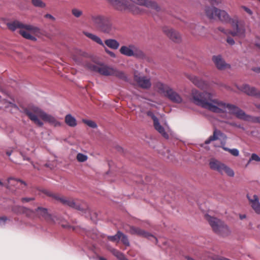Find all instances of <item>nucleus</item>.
<instances>
[{
  "mask_svg": "<svg viewBox=\"0 0 260 260\" xmlns=\"http://www.w3.org/2000/svg\"><path fill=\"white\" fill-rule=\"evenodd\" d=\"M215 96V93L207 91L202 92L194 89L191 91L190 100L194 104L213 113L219 114L224 118L226 117L228 113L234 115L240 119L260 123V117L247 115L238 107L214 98Z\"/></svg>",
  "mask_w": 260,
  "mask_h": 260,
  "instance_id": "nucleus-1",
  "label": "nucleus"
},
{
  "mask_svg": "<svg viewBox=\"0 0 260 260\" xmlns=\"http://www.w3.org/2000/svg\"><path fill=\"white\" fill-rule=\"evenodd\" d=\"M215 96V93L207 91L202 92L194 89L191 91L190 100L194 104L213 113L219 114L224 118L226 117L228 113L234 115L240 119L260 123V117L247 115L238 107L214 98Z\"/></svg>",
  "mask_w": 260,
  "mask_h": 260,
  "instance_id": "nucleus-2",
  "label": "nucleus"
},
{
  "mask_svg": "<svg viewBox=\"0 0 260 260\" xmlns=\"http://www.w3.org/2000/svg\"><path fill=\"white\" fill-rule=\"evenodd\" d=\"M116 9L119 11H128L134 14L140 13L139 8L134 3L144 6L158 12L161 8L154 1L151 0H107Z\"/></svg>",
  "mask_w": 260,
  "mask_h": 260,
  "instance_id": "nucleus-3",
  "label": "nucleus"
},
{
  "mask_svg": "<svg viewBox=\"0 0 260 260\" xmlns=\"http://www.w3.org/2000/svg\"><path fill=\"white\" fill-rule=\"evenodd\" d=\"M24 113L32 121L40 127L42 126L44 123L39 119V117L44 122H48L55 127H59L61 125V122L58 121L55 117L47 113L37 107L32 106L26 108L24 110Z\"/></svg>",
  "mask_w": 260,
  "mask_h": 260,
  "instance_id": "nucleus-4",
  "label": "nucleus"
},
{
  "mask_svg": "<svg viewBox=\"0 0 260 260\" xmlns=\"http://www.w3.org/2000/svg\"><path fill=\"white\" fill-rule=\"evenodd\" d=\"M8 27L12 31H15L16 29H20V34L24 38L33 41H37V38L34 36L39 37L41 35L40 29L36 26L30 24H25L22 22L14 20L7 23Z\"/></svg>",
  "mask_w": 260,
  "mask_h": 260,
  "instance_id": "nucleus-5",
  "label": "nucleus"
},
{
  "mask_svg": "<svg viewBox=\"0 0 260 260\" xmlns=\"http://www.w3.org/2000/svg\"><path fill=\"white\" fill-rule=\"evenodd\" d=\"M89 22L97 29L104 34H112L116 30L110 19L103 15L95 13L91 14Z\"/></svg>",
  "mask_w": 260,
  "mask_h": 260,
  "instance_id": "nucleus-6",
  "label": "nucleus"
},
{
  "mask_svg": "<svg viewBox=\"0 0 260 260\" xmlns=\"http://www.w3.org/2000/svg\"><path fill=\"white\" fill-rule=\"evenodd\" d=\"M205 217L214 232L217 234L222 237H225L231 234V230L222 221L208 214L206 215Z\"/></svg>",
  "mask_w": 260,
  "mask_h": 260,
  "instance_id": "nucleus-7",
  "label": "nucleus"
},
{
  "mask_svg": "<svg viewBox=\"0 0 260 260\" xmlns=\"http://www.w3.org/2000/svg\"><path fill=\"white\" fill-rule=\"evenodd\" d=\"M206 16L209 19L215 20L218 18L222 22H227L230 16L224 10H221L213 6H206L204 8Z\"/></svg>",
  "mask_w": 260,
  "mask_h": 260,
  "instance_id": "nucleus-8",
  "label": "nucleus"
},
{
  "mask_svg": "<svg viewBox=\"0 0 260 260\" xmlns=\"http://www.w3.org/2000/svg\"><path fill=\"white\" fill-rule=\"evenodd\" d=\"M155 87L160 92L164 93L172 102L177 104L182 102L183 100L181 95L169 85L158 82L156 83Z\"/></svg>",
  "mask_w": 260,
  "mask_h": 260,
  "instance_id": "nucleus-9",
  "label": "nucleus"
},
{
  "mask_svg": "<svg viewBox=\"0 0 260 260\" xmlns=\"http://www.w3.org/2000/svg\"><path fill=\"white\" fill-rule=\"evenodd\" d=\"M45 193L49 196H52L56 200H59L63 204L68 205L71 208L80 211H84L86 217H89L91 215V211L88 208H87L86 204L85 203H83L80 205L79 201H75L73 200L67 199L64 198H59L56 195L52 194L51 193L47 191H45Z\"/></svg>",
  "mask_w": 260,
  "mask_h": 260,
  "instance_id": "nucleus-10",
  "label": "nucleus"
},
{
  "mask_svg": "<svg viewBox=\"0 0 260 260\" xmlns=\"http://www.w3.org/2000/svg\"><path fill=\"white\" fill-rule=\"evenodd\" d=\"M83 34L88 38L96 42L97 44L101 45L104 49L108 47L112 49H117L120 44L119 42L113 39H108L105 40V43L103 42L102 39L98 36L88 32H83Z\"/></svg>",
  "mask_w": 260,
  "mask_h": 260,
  "instance_id": "nucleus-11",
  "label": "nucleus"
},
{
  "mask_svg": "<svg viewBox=\"0 0 260 260\" xmlns=\"http://www.w3.org/2000/svg\"><path fill=\"white\" fill-rule=\"evenodd\" d=\"M209 166L212 170L218 172L220 174L225 173L231 177L235 175L234 171L231 168L215 158H213L210 160Z\"/></svg>",
  "mask_w": 260,
  "mask_h": 260,
  "instance_id": "nucleus-12",
  "label": "nucleus"
},
{
  "mask_svg": "<svg viewBox=\"0 0 260 260\" xmlns=\"http://www.w3.org/2000/svg\"><path fill=\"white\" fill-rule=\"evenodd\" d=\"M226 23H230L233 30H231L230 35L233 37H238L243 38L245 36V28L244 25L239 22L237 17L233 18L230 17V19Z\"/></svg>",
  "mask_w": 260,
  "mask_h": 260,
  "instance_id": "nucleus-13",
  "label": "nucleus"
},
{
  "mask_svg": "<svg viewBox=\"0 0 260 260\" xmlns=\"http://www.w3.org/2000/svg\"><path fill=\"white\" fill-rule=\"evenodd\" d=\"M120 53L126 56H143V53L135 45H123L119 49Z\"/></svg>",
  "mask_w": 260,
  "mask_h": 260,
  "instance_id": "nucleus-14",
  "label": "nucleus"
},
{
  "mask_svg": "<svg viewBox=\"0 0 260 260\" xmlns=\"http://www.w3.org/2000/svg\"><path fill=\"white\" fill-rule=\"evenodd\" d=\"M86 66L89 70L98 72L105 76H111L113 73V68L106 66L97 65L93 63H88L86 64Z\"/></svg>",
  "mask_w": 260,
  "mask_h": 260,
  "instance_id": "nucleus-15",
  "label": "nucleus"
},
{
  "mask_svg": "<svg viewBox=\"0 0 260 260\" xmlns=\"http://www.w3.org/2000/svg\"><path fill=\"white\" fill-rule=\"evenodd\" d=\"M134 80L138 85L143 89H148L151 86L150 79L147 77L141 75L138 72L135 73Z\"/></svg>",
  "mask_w": 260,
  "mask_h": 260,
  "instance_id": "nucleus-16",
  "label": "nucleus"
},
{
  "mask_svg": "<svg viewBox=\"0 0 260 260\" xmlns=\"http://www.w3.org/2000/svg\"><path fill=\"white\" fill-rule=\"evenodd\" d=\"M186 24L187 29L193 35L201 36L205 35L206 28L204 26L193 23H186Z\"/></svg>",
  "mask_w": 260,
  "mask_h": 260,
  "instance_id": "nucleus-17",
  "label": "nucleus"
},
{
  "mask_svg": "<svg viewBox=\"0 0 260 260\" xmlns=\"http://www.w3.org/2000/svg\"><path fill=\"white\" fill-rule=\"evenodd\" d=\"M129 232L132 234L138 235L140 236L147 238V239L154 241L156 242L157 241V238L152 234L140 229L138 227L130 226Z\"/></svg>",
  "mask_w": 260,
  "mask_h": 260,
  "instance_id": "nucleus-18",
  "label": "nucleus"
},
{
  "mask_svg": "<svg viewBox=\"0 0 260 260\" xmlns=\"http://www.w3.org/2000/svg\"><path fill=\"white\" fill-rule=\"evenodd\" d=\"M238 88L248 95L254 96L260 99V90L257 89L254 87L250 86L248 84H245L238 86Z\"/></svg>",
  "mask_w": 260,
  "mask_h": 260,
  "instance_id": "nucleus-19",
  "label": "nucleus"
},
{
  "mask_svg": "<svg viewBox=\"0 0 260 260\" xmlns=\"http://www.w3.org/2000/svg\"><path fill=\"white\" fill-rule=\"evenodd\" d=\"M163 31L174 42H178L181 40L180 34L173 28L165 27Z\"/></svg>",
  "mask_w": 260,
  "mask_h": 260,
  "instance_id": "nucleus-20",
  "label": "nucleus"
},
{
  "mask_svg": "<svg viewBox=\"0 0 260 260\" xmlns=\"http://www.w3.org/2000/svg\"><path fill=\"white\" fill-rule=\"evenodd\" d=\"M247 197L253 210L256 213L260 214V203L258 197L255 194H248Z\"/></svg>",
  "mask_w": 260,
  "mask_h": 260,
  "instance_id": "nucleus-21",
  "label": "nucleus"
},
{
  "mask_svg": "<svg viewBox=\"0 0 260 260\" xmlns=\"http://www.w3.org/2000/svg\"><path fill=\"white\" fill-rule=\"evenodd\" d=\"M212 60L217 68L222 70L229 67V64L225 63L222 56L220 55L213 56Z\"/></svg>",
  "mask_w": 260,
  "mask_h": 260,
  "instance_id": "nucleus-22",
  "label": "nucleus"
},
{
  "mask_svg": "<svg viewBox=\"0 0 260 260\" xmlns=\"http://www.w3.org/2000/svg\"><path fill=\"white\" fill-rule=\"evenodd\" d=\"M18 183L23 185L24 186H26V183L24 181L11 177L8 178L7 183L4 184L3 186L10 189L12 186L18 187Z\"/></svg>",
  "mask_w": 260,
  "mask_h": 260,
  "instance_id": "nucleus-23",
  "label": "nucleus"
},
{
  "mask_svg": "<svg viewBox=\"0 0 260 260\" xmlns=\"http://www.w3.org/2000/svg\"><path fill=\"white\" fill-rule=\"evenodd\" d=\"M188 78L197 87L205 89L207 87L206 83L202 79H199L196 76L193 75H188Z\"/></svg>",
  "mask_w": 260,
  "mask_h": 260,
  "instance_id": "nucleus-24",
  "label": "nucleus"
},
{
  "mask_svg": "<svg viewBox=\"0 0 260 260\" xmlns=\"http://www.w3.org/2000/svg\"><path fill=\"white\" fill-rule=\"evenodd\" d=\"M35 213L39 217H42L46 220H48L50 218V215L48 213L46 208L38 207L35 210Z\"/></svg>",
  "mask_w": 260,
  "mask_h": 260,
  "instance_id": "nucleus-25",
  "label": "nucleus"
},
{
  "mask_svg": "<svg viewBox=\"0 0 260 260\" xmlns=\"http://www.w3.org/2000/svg\"><path fill=\"white\" fill-rule=\"evenodd\" d=\"M213 134L215 135L216 138H217V140L220 141V144L224 145L226 144L228 138L225 134L217 128L214 129Z\"/></svg>",
  "mask_w": 260,
  "mask_h": 260,
  "instance_id": "nucleus-26",
  "label": "nucleus"
},
{
  "mask_svg": "<svg viewBox=\"0 0 260 260\" xmlns=\"http://www.w3.org/2000/svg\"><path fill=\"white\" fill-rule=\"evenodd\" d=\"M64 121L70 127H75L77 124L76 118L70 114L65 116Z\"/></svg>",
  "mask_w": 260,
  "mask_h": 260,
  "instance_id": "nucleus-27",
  "label": "nucleus"
},
{
  "mask_svg": "<svg viewBox=\"0 0 260 260\" xmlns=\"http://www.w3.org/2000/svg\"><path fill=\"white\" fill-rule=\"evenodd\" d=\"M159 153L164 155L166 159L168 160L173 161L175 159V157L173 153L166 147H164L163 150L161 152H159Z\"/></svg>",
  "mask_w": 260,
  "mask_h": 260,
  "instance_id": "nucleus-28",
  "label": "nucleus"
},
{
  "mask_svg": "<svg viewBox=\"0 0 260 260\" xmlns=\"http://www.w3.org/2000/svg\"><path fill=\"white\" fill-rule=\"evenodd\" d=\"M155 129L158 131L164 138H169L168 134L166 133L164 128L160 124L159 121L153 123Z\"/></svg>",
  "mask_w": 260,
  "mask_h": 260,
  "instance_id": "nucleus-29",
  "label": "nucleus"
},
{
  "mask_svg": "<svg viewBox=\"0 0 260 260\" xmlns=\"http://www.w3.org/2000/svg\"><path fill=\"white\" fill-rule=\"evenodd\" d=\"M112 74L111 76H114L115 77H118L119 79L126 80V77L125 74L121 71L118 70L115 68L113 69Z\"/></svg>",
  "mask_w": 260,
  "mask_h": 260,
  "instance_id": "nucleus-30",
  "label": "nucleus"
},
{
  "mask_svg": "<svg viewBox=\"0 0 260 260\" xmlns=\"http://www.w3.org/2000/svg\"><path fill=\"white\" fill-rule=\"evenodd\" d=\"M32 5L38 8H43L46 7V4L41 0H31Z\"/></svg>",
  "mask_w": 260,
  "mask_h": 260,
  "instance_id": "nucleus-31",
  "label": "nucleus"
},
{
  "mask_svg": "<svg viewBox=\"0 0 260 260\" xmlns=\"http://www.w3.org/2000/svg\"><path fill=\"white\" fill-rule=\"evenodd\" d=\"M112 252L113 254L119 260H124L126 258L122 252L117 250L116 249H113Z\"/></svg>",
  "mask_w": 260,
  "mask_h": 260,
  "instance_id": "nucleus-32",
  "label": "nucleus"
},
{
  "mask_svg": "<svg viewBox=\"0 0 260 260\" xmlns=\"http://www.w3.org/2000/svg\"><path fill=\"white\" fill-rule=\"evenodd\" d=\"M108 239L113 242H118L120 239V232H118L114 236H108Z\"/></svg>",
  "mask_w": 260,
  "mask_h": 260,
  "instance_id": "nucleus-33",
  "label": "nucleus"
},
{
  "mask_svg": "<svg viewBox=\"0 0 260 260\" xmlns=\"http://www.w3.org/2000/svg\"><path fill=\"white\" fill-rule=\"evenodd\" d=\"M72 13L76 18H79L83 14V12L78 9L74 8L72 10Z\"/></svg>",
  "mask_w": 260,
  "mask_h": 260,
  "instance_id": "nucleus-34",
  "label": "nucleus"
},
{
  "mask_svg": "<svg viewBox=\"0 0 260 260\" xmlns=\"http://www.w3.org/2000/svg\"><path fill=\"white\" fill-rule=\"evenodd\" d=\"M88 157L86 155L79 153L77 155V159L79 162H84L87 160Z\"/></svg>",
  "mask_w": 260,
  "mask_h": 260,
  "instance_id": "nucleus-35",
  "label": "nucleus"
},
{
  "mask_svg": "<svg viewBox=\"0 0 260 260\" xmlns=\"http://www.w3.org/2000/svg\"><path fill=\"white\" fill-rule=\"evenodd\" d=\"M120 240L126 246H129V243L127 236L120 232Z\"/></svg>",
  "mask_w": 260,
  "mask_h": 260,
  "instance_id": "nucleus-36",
  "label": "nucleus"
},
{
  "mask_svg": "<svg viewBox=\"0 0 260 260\" xmlns=\"http://www.w3.org/2000/svg\"><path fill=\"white\" fill-rule=\"evenodd\" d=\"M83 122L91 128H96L97 124L94 121L89 120L83 119Z\"/></svg>",
  "mask_w": 260,
  "mask_h": 260,
  "instance_id": "nucleus-37",
  "label": "nucleus"
},
{
  "mask_svg": "<svg viewBox=\"0 0 260 260\" xmlns=\"http://www.w3.org/2000/svg\"><path fill=\"white\" fill-rule=\"evenodd\" d=\"M224 123L230 125V126H235V127H238V128H242L243 129H244V128L240 124H238L236 122H230L228 120H224L223 121Z\"/></svg>",
  "mask_w": 260,
  "mask_h": 260,
  "instance_id": "nucleus-38",
  "label": "nucleus"
},
{
  "mask_svg": "<svg viewBox=\"0 0 260 260\" xmlns=\"http://www.w3.org/2000/svg\"><path fill=\"white\" fill-rule=\"evenodd\" d=\"M217 140V138H216L215 135H214L213 133V135L210 136L205 142V143L206 144H210L212 141H216Z\"/></svg>",
  "mask_w": 260,
  "mask_h": 260,
  "instance_id": "nucleus-39",
  "label": "nucleus"
},
{
  "mask_svg": "<svg viewBox=\"0 0 260 260\" xmlns=\"http://www.w3.org/2000/svg\"><path fill=\"white\" fill-rule=\"evenodd\" d=\"M217 29L226 36L230 35V32L231 31V30L226 29L224 28H223V27H221V26L218 27L217 28Z\"/></svg>",
  "mask_w": 260,
  "mask_h": 260,
  "instance_id": "nucleus-40",
  "label": "nucleus"
},
{
  "mask_svg": "<svg viewBox=\"0 0 260 260\" xmlns=\"http://www.w3.org/2000/svg\"><path fill=\"white\" fill-rule=\"evenodd\" d=\"M147 114L148 116L150 117L153 121V123L158 121V118L154 115V114L151 111H148Z\"/></svg>",
  "mask_w": 260,
  "mask_h": 260,
  "instance_id": "nucleus-41",
  "label": "nucleus"
},
{
  "mask_svg": "<svg viewBox=\"0 0 260 260\" xmlns=\"http://www.w3.org/2000/svg\"><path fill=\"white\" fill-rule=\"evenodd\" d=\"M252 160H254L257 162L260 161V157H259L256 154L253 153L252 154L251 157L249 159V161H251Z\"/></svg>",
  "mask_w": 260,
  "mask_h": 260,
  "instance_id": "nucleus-42",
  "label": "nucleus"
},
{
  "mask_svg": "<svg viewBox=\"0 0 260 260\" xmlns=\"http://www.w3.org/2000/svg\"><path fill=\"white\" fill-rule=\"evenodd\" d=\"M230 153L235 156H237L239 155V151L236 148L231 149Z\"/></svg>",
  "mask_w": 260,
  "mask_h": 260,
  "instance_id": "nucleus-43",
  "label": "nucleus"
},
{
  "mask_svg": "<svg viewBox=\"0 0 260 260\" xmlns=\"http://www.w3.org/2000/svg\"><path fill=\"white\" fill-rule=\"evenodd\" d=\"M105 51L111 57H113V58H115L116 57V54L113 52L109 50L108 49L105 48Z\"/></svg>",
  "mask_w": 260,
  "mask_h": 260,
  "instance_id": "nucleus-44",
  "label": "nucleus"
},
{
  "mask_svg": "<svg viewBox=\"0 0 260 260\" xmlns=\"http://www.w3.org/2000/svg\"><path fill=\"white\" fill-rule=\"evenodd\" d=\"M226 42L230 45H233L235 43L234 40L230 37L227 38Z\"/></svg>",
  "mask_w": 260,
  "mask_h": 260,
  "instance_id": "nucleus-45",
  "label": "nucleus"
},
{
  "mask_svg": "<svg viewBox=\"0 0 260 260\" xmlns=\"http://www.w3.org/2000/svg\"><path fill=\"white\" fill-rule=\"evenodd\" d=\"M34 200V198H23L21 199V201L22 203H26L29 202L31 201H33Z\"/></svg>",
  "mask_w": 260,
  "mask_h": 260,
  "instance_id": "nucleus-46",
  "label": "nucleus"
},
{
  "mask_svg": "<svg viewBox=\"0 0 260 260\" xmlns=\"http://www.w3.org/2000/svg\"><path fill=\"white\" fill-rule=\"evenodd\" d=\"M44 17L47 19H49L53 21H54L55 20V18L50 14H46V15H45Z\"/></svg>",
  "mask_w": 260,
  "mask_h": 260,
  "instance_id": "nucleus-47",
  "label": "nucleus"
},
{
  "mask_svg": "<svg viewBox=\"0 0 260 260\" xmlns=\"http://www.w3.org/2000/svg\"><path fill=\"white\" fill-rule=\"evenodd\" d=\"M242 8L246 12H247L248 14L249 15H251L252 14V12L251 11V10L249 9L248 8L245 7V6H242Z\"/></svg>",
  "mask_w": 260,
  "mask_h": 260,
  "instance_id": "nucleus-48",
  "label": "nucleus"
},
{
  "mask_svg": "<svg viewBox=\"0 0 260 260\" xmlns=\"http://www.w3.org/2000/svg\"><path fill=\"white\" fill-rule=\"evenodd\" d=\"M255 45L260 49V38H257V40L255 42Z\"/></svg>",
  "mask_w": 260,
  "mask_h": 260,
  "instance_id": "nucleus-49",
  "label": "nucleus"
},
{
  "mask_svg": "<svg viewBox=\"0 0 260 260\" xmlns=\"http://www.w3.org/2000/svg\"><path fill=\"white\" fill-rule=\"evenodd\" d=\"M20 154L23 158L24 160H29V158L22 151H20Z\"/></svg>",
  "mask_w": 260,
  "mask_h": 260,
  "instance_id": "nucleus-50",
  "label": "nucleus"
},
{
  "mask_svg": "<svg viewBox=\"0 0 260 260\" xmlns=\"http://www.w3.org/2000/svg\"><path fill=\"white\" fill-rule=\"evenodd\" d=\"M13 150L12 149H8L7 150L6 153V154L8 156H10V155L12 154V153H13Z\"/></svg>",
  "mask_w": 260,
  "mask_h": 260,
  "instance_id": "nucleus-51",
  "label": "nucleus"
},
{
  "mask_svg": "<svg viewBox=\"0 0 260 260\" xmlns=\"http://www.w3.org/2000/svg\"><path fill=\"white\" fill-rule=\"evenodd\" d=\"M252 70L256 73H260V67H255V68H253L252 69Z\"/></svg>",
  "mask_w": 260,
  "mask_h": 260,
  "instance_id": "nucleus-52",
  "label": "nucleus"
},
{
  "mask_svg": "<svg viewBox=\"0 0 260 260\" xmlns=\"http://www.w3.org/2000/svg\"><path fill=\"white\" fill-rule=\"evenodd\" d=\"M225 144H224V145L223 144H221V147H222V148L224 150L226 151H229L230 152L231 149L229 148L228 147H225Z\"/></svg>",
  "mask_w": 260,
  "mask_h": 260,
  "instance_id": "nucleus-53",
  "label": "nucleus"
},
{
  "mask_svg": "<svg viewBox=\"0 0 260 260\" xmlns=\"http://www.w3.org/2000/svg\"><path fill=\"white\" fill-rule=\"evenodd\" d=\"M239 217L240 219L242 220L246 218V215L245 214H240Z\"/></svg>",
  "mask_w": 260,
  "mask_h": 260,
  "instance_id": "nucleus-54",
  "label": "nucleus"
},
{
  "mask_svg": "<svg viewBox=\"0 0 260 260\" xmlns=\"http://www.w3.org/2000/svg\"><path fill=\"white\" fill-rule=\"evenodd\" d=\"M7 220V218L5 216H3L0 218V221H2L5 222Z\"/></svg>",
  "mask_w": 260,
  "mask_h": 260,
  "instance_id": "nucleus-55",
  "label": "nucleus"
},
{
  "mask_svg": "<svg viewBox=\"0 0 260 260\" xmlns=\"http://www.w3.org/2000/svg\"><path fill=\"white\" fill-rule=\"evenodd\" d=\"M99 260H107V259L103 257H99Z\"/></svg>",
  "mask_w": 260,
  "mask_h": 260,
  "instance_id": "nucleus-56",
  "label": "nucleus"
},
{
  "mask_svg": "<svg viewBox=\"0 0 260 260\" xmlns=\"http://www.w3.org/2000/svg\"><path fill=\"white\" fill-rule=\"evenodd\" d=\"M4 185V183H3L1 180H0V186H3Z\"/></svg>",
  "mask_w": 260,
  "mask_h": 260,
  "instance_id": "nucleus-57",
  "label": "nucleus"
},
{
  "mask_svg": "<svg viewBox=\"0 0 260 260\" xmlns=\"http://www.w3.org/2000/svg\"><path fill=\"white\" fill-rule=\"evenodd\" d=\"M255 106L258 108V109H260V105L259 104H257V105H256Z\"/></svg>",
  "mask_w": 260,
  "mask_h": 260,
  "instance_id": "nucleus-58",
  "label": "nucleus"
},
{
  "mask_svg": "<svg viewBox=\"0 0 260 260\" xmlns=\"http://www.w3.org/2000/svg\"><path fill=\"white\" fill-rule=\"evenodd\" d=\"M32 165H33L34 168H36V166L34 164H32Z\"/></svg>",
  "mask_w": 260,
  "mask_h": 260,
  "instance_id": "nucleus-59",
  "label": "nucleus"
},
{
  "mask_svg": "<svg viewBox=\"0 0 260 260\" xmlns=\"http://www.w3.org/2000/svg\"><path fill=\"white\" fill-rule=\"evenodd\" d=\"M260 2V0H258Z\"/></svg>",
  "mask_w": 260,
  "mask_h": 260,
  "instance_id": "nucleus-60",
  "label": "nucleus"
}]
</instances>
